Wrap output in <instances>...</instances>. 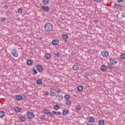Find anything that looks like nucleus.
Returning <instances> with one entry per match:
<instances>
[{"label":"nucleus","mask_w":125,"mask_h":125,"mask_svg":"<svg viewBox=\"0 0 125 125\" xmlns=\"http://www.w3.org/2000/svg\"><path fill=\"white\" fill-rule=\"evenodd\" d=\"M22 9L20 8V9H19L18 12V13H21L22 12Z\"/></svg>","instance_id":"42"},{"label":"nucleus","mask_w":125,"mask_h":125,"mask_svg":"<svg viewBox=\"0 0 125 125\" xmlns=\"http://www.w3.org/2000/svg\"><path fill=\"white\" fill-rule=\"evenodd\" d=\"M3 8L4 9H8V6L7 5H4L3 6Z\"/></svg>","instance_id":"36"},{"label":"nucleus","mask_w":125,"mask_h":125,"mask_svg":"<svg viewBox=\"0 0 125 125\" xmlns=\"http://www.w3.org/2000/svg\"><path fill=\"white\" fill-rule=\"evenodd\" d=\"M123 1H124V0H117V2H118V3L123 2Z\"/></svg>","instance_id":"45"},{"label":"nucleus","mask_w":125,"mask_h":125,"mask_svg":"<svg viewBox=\"0 0 125 125\" xmlns=\"http://www.w3.org/2000/svg\"><path fill=\"white\" fill-rule=\"evenodd\" d=\"M11 54L12 55H13L14 57H18V53H17L16 49L12 50Z\"/></svg>","instance_id":"7"},{"label":"nucleus","mask_w":125,"mask_h":125,"mask_svg":"<svg viewBox=\"0 0 125 125\" xmlns=\"http://www.w3.org/2000/svg\"><path fill=\"white\" fill-rule=\"evenodd\" d=\"M68 114H69V111H68L66 109H64L62 111V115L63 116H66V115H68Z\"/></svg>","instance_id":"20"},{"label":"nucleus","mask_w":125,"mask_h":125,"mask_svg":"<svg viewBox=\"0 0 125 125\" xmlns=\"http://www.w3.org/2000/svg\"><path fill=\"white\" fill-rule=\"evenodd\" d=\"M109 62L111 65H116L118 63V60L115 58H111L110 59Z\"/></svg>","instance_id":"2"},{"label":"nucleus","mask_w":125,"mask_h":125,"mask_svg":"<svg viewBox=\"0 0 125 125\" xmlns=\"http://www.w3.org/2000/svg\"><path fill=\"white\" fill-rule=\"evenodd\" d=\"M95 121V119L93 117H91L89 118V123H94Z\"/></svg>","instance_id":"22"},{"label":"nucleus","mask_w":125,"mask_h":125,"mask_svg":"<svg viewBox=\"0 0 125 125\" xmlns=\"http://www.w3.org/2000/svg\"><path fill=\"white\" fill-rule=\"evenodd\" d=\"M45 95H48L49 94V92H48V91H46L45 92Z\"/></svg>","instance_id":"47"},{"label":"nucleus","mask_w":125,"mask_h":125,"mask_svg":"<svg viewBox=\"0 0 125 125\" xmlns=\"http://www.w3.org/2000/svg\"><path fill=\"white\" fill-rule=\"evenodd\" d=\"M89 76V73H88L87 72H85L84 73V77L86 78V79H87V78H88Z\"/></svg>","instance_id":"32"},{"label":"nucleus","mask_w":125,"mask_h":125,"mask_svg":"<svg viewBox=\"0 0 125 125\" xmlns=\"http://www.w3.org/2000/svg\"><path fill=\"white\" fill-rule=\"evenodd\" d=\"M64 98L65 99V101L69 100V99H70V96L68 94H65L64 95Z\"/></svg>","instance_id":"30"},{"label":"nucleus","mask_w":125,"mask_h":125,"mask_svg":"<svg viewBox=\"0 0 125 125\" xmlns=\"http://www.w3.org/2000/svg\"><path fill=\"white\" fill-rule=\"evenodd\" d=\"M76 110H77V111H80V110H81V106L77 105L76 106Z\"/></svg>","instance_id":"35"},{"label":"nucleus","mask_w":125,"mask_h":125,"mask_svg":"<svg viewBox=\"0 0 125 125\" xmlns=\"http://www.w3.org/2000/svg\"><path fill=\"white\" fill-rule=\"evenodd\" d=\"M55 92V89H54L53 90L51 91L50 93L51 96H55L56 95V93Z\"/></svg>","instance_id":"15"},{"label":"nucleus","mask_w":125,"mask_h":125,"mask_svg":"<svg viewBox=\"0 0 125 125\" xmlns=\"http://www.w3.org/2000/svg\"><path fill=\"white\" fill-rule=\"evenodd\" d=\"M98 125H105V121L104 120H101L98 122Z\"/></svg>","instance_id":"23"},{"label":"nucleus","mask_w":125,"mask_h":125,"mask_svg":"<svg viewBox=\"0 0 125 125\" xmlns=\"http://www.w3.org/2000/svg\"><path fill=\"white\" fill-rule=\"evenodd\" d=\"M101 54L104 57H108L109 56V52L106 51H102Z\"/></svg>","instance_id":"5"},{"label":"nucleus","mask_w":125,"mask_h":125,"mask_svg":"<svg viewBox=\"0 0 125 125\" xmlns=\"http://www.w3.org/2000/svg\"><path fill=\"white\" fill-rule=\"evenodd\" d=\"M54 109L57 111V110H59V109H60V106L58 105H55L54 106Z\"/></svg>","instance_id":"29"},{"label":"nucleus","mask_w":125,"mask_h":125,"mask_svg":"<svg viewBox=\"0 0 125 125\" xmlns=\"http://www.w3.org/2000/svg\"><path fill=\"white\" fill-rule=\"evenodd\" d=\"M52 44L53 45H58L59 42L57 40H53L52 41Z\"/></svg>","instance_id":"10"},{"label":"nucleus","mask_w":125,"mask_h":125,"mask_svg":"<svg viewBox=\"0 0 125 125\" xmlns=\"http://www.w3.org/2000/svg\"><path fill=\"white\" fill-rule=\"evenodd\" d=\"M54 55H55V57L56 58H57L58 57H59L60 56V53H59V52H58L57 53H55Z\"/></svg>","instance_id":"33"},{"label":"nucleus","mask_w":125,"mask_h":125,"mask_svg":"<svg viewBox=\"0 0 125 125\" xmlns=\"http://www.w3.org/2000/svg\"><path fill=\"white\" fill-rule=\"evenodd\" d=\"M26 64L28 66H31L32 65H33V60H32L31 59L27 60V62H26Z\"/></svg>","instance_id":"11"},{"label":"nucleus","mask_w":125,"mask_h":125,"mask_svg":"<svg viewBox=\"0 0 125 125\" xmlns=\"http://www.w3.org/2000/svg\"><path fill=\"white\" fill-rule=\"evenodd\" d=\"M72 69L73 71H78V70H79V65L74 64L72 66Z\"/></svg>","instance_id":"14"},{"label":"nucleus","mask_w":125,"mask_h":125,"mask_svg":"<svg viewBox=\"0 0 125 125\" xmlns=\"http://www.w3.org/2000/svg\"><path fill=\"white\" fill-rule=\"evenodd\" d=\"M65 104L67 105H70L72 104V102H71V101L67 100L65 101Z\"/></svg>","instance_id":"28"},{"label":"nucleus","mask_w":125,"mask_h":125,"mask_svg":"<svg viewBox=\"0 0 125 125\" xmlns=\"http://www.w3.org/2000/svg\"><path fill=\"white\" fill-rule=\"evenodd\" d=\"M100 69L102 71H106L107 70V66L105 65H102L100 67Z\"/></svg>","instance_id":"13"},{"label":"nucleus","mask_w":125,"mask_h":125,"mask_svg":"<svg viewBox=\"0 0 125 125\" xmlns=\"http://www.w3.org/2000/svg\"><path fill=\"white\" fill-rule=\"evenodd\" d=\"M42 2L44 5H47V4H48V3H49V0H42Z\"/></svg>","instance_id":"19"},{"label":"nucleus","mask_w":125,"mask_h":125,"mask_svg":"<svg viewBox=\"0 0 125 125\" xmlns=\"http://www.w3.org/2000/svg\"><path fill=\"white\" fill-rule=\"evenodd\" d=\"M52 113V115H55L56 116H57V112L55 111H53Z\"/></svg>","instance_id":"39"},{"label":"nucleus","mask_w":125,"mask_h":125,"mask_svg":"<svg viewBox=\"0 0 125 125\" xmlns=\"http://www.w3.org/2000/svg\"><path fill=\"white\" fill-rule=\"evenodd\" d=\"M93 1H95L96 2L99 3L100 2V0H93Z\"/></svg>","instance_id":"46"},{"label":"nucleus","mask_w":125,"mask_h":125,"mask_svg":"<svg viewBox=\"0 0 125 125\" xmlns=\"http://www.w3.org/2000/svg\"><path fill=\"white\" fill-rule=\"evenodd\" d=\"M83 86L81 85L77 87V90H78L79 92H82V91H83Z\"/></svg>","instance_id":"18"},{"label":"nucleus","mask_w":125,"mask_h":125,"mask_svg":"<svg viewBox=\"0 0 125 125\" xmlns=\"http://www.w3.org/2000/svg\"><path fill=\"white\" fill-rule=\"evenodd\" d=\"M40 119H41V120H43L44 119H45V117L43 115H41Z\"/></svg>","instance_id":"40"},{"label":"nucleus","mask_w":125,"mask_h":125,"mask_svg":"<svg viewBox=\"0 0 125 125\" xmlns=\"http://www.w3.org/2000/svg\"><path fill=\"white\" fill-rule=\"evenodd\" d=\"M22 96L18 95L16 96V100H18V101H20V100H22Z\"/></svg>","instance_id":"17"},{"label":"nucleus","mask_w":125,"mask_h":125,"mask_svg":"<svg viewBox=\"0 0 125 125\" xmlns=\"http://www.w3.org/2000/svg\"><path fill=\"white\" fill-rule=\"evenodd\" d=\"M14 110L16 113H20L21 112V108L18 107L15 108Z\"/></svg>","instance_id":"24"},{"label":"nucleus","mask_w":125,"mask_h":125,"mask_svg":"<svg viewBox=\"0 0 125 125\" xmlns=\"http://www.w3.org/2000/svg\"><path fill=\"white\" fill-rule=\"evenodd\" d=\"M36 83H37V84H42V80L41 79L37 80Z\"/></svg>","instance_id":"26"},{"label":"nucleus","mask_w":125,"mask_h":125,"mask_svg":"<svg viewBox=\"0 0 125 125\" xmlns=\"http://www.w3.org/2000/svg\"><path fill=\"white\" fill-rule=\"evenodd\" d=\"M121 16H122V18H125V12H123Z\"/></svg>","instance_id":"41"},{"label":"nucleus","mask_w":125,"mask_h":125,"mask_svg":"<svg viewBox=\"0 0 125 125\" xmlns=\"http://www.w3.org/2000/svg\"><path fill=\"white\" fill-rule=\"evenodd\" d=\"M32 71L33 72V73H32L33 75H37V74H38V71H37V69L35 68H32Z\"/></svg>","instance_id":"27"},{"label":"nucleus","mask_w":125,"mask_h":125,"mask_svg":"<svg viewBox=\"0 0 125 125\" xmlns=\"http://www.w3.org/2000/svg\"><path fill=\"white\" fill-rule=\"evenodd\" d=\"M120 58L124 60V59H125V54H122L121 55H120Z\"/></svg>","instance_id":"34"},{"label":"nucleus","mask_w":125,"mask_h":125,"mask_svg":"<svg viewBox=\"0 0 125 125\" xmlns=\"http://www.w3.org/2000/svg\"><path fill=\"white\" fill-rule=\"evenodd\" d=\"M106 68H107V69L109 70H113V66H112L111 64H108Z\"/></svg>","instance_id":"31"},{"label":"nucleus","mask_w":125,"mask_h":125,"mask_svg":"<svg viewBox=\"0 0 125 125\" xmlns=\"http://www.w3.org/2000/svg\"><path fill=\"white\" fill-rule=\"evenodd\" d=\"M57 116H61V112L60 111H58L57 112Z\"/></svg>","instance_id":"44"},{"label":"nucleus","mask_w":125,"mask_h":125,"mask_svg":"<svg viewBox=\"0 0 125 125\" xmlns=\"http://www.w3.org/2000/svg\"><path fill=\"white\" fill-rule=\"evenodd\" d=\"M19 120H20V122H21V123H23V122H25V121L26 120V118H25L24 116H21L20 117Z\"/></svg>","instance_id":"16"},{"label":"nucleus","mask_w":125,"mask_h":125,"mask_svg":"<svg viewBox=\"0 0 125 125\" xmlns=\"http://www.w3.org/2000/svg\"><path fill=\"white\" fill-rule=\"evenodd\" d=\"M57 96H59V93H58V95H57Z\"/></svg>","instance_id":"51"},{"label":"nucleus","mask_w":125,"mask_h":125,"mask_svg":"<svg viewBox=\"0 0 125 125\" xmlns=\"http://www.w3.org/2000/svg\"><path fill=\"white\" fill-rule=\"evenodd\" d=\"M41 8L45 11V12H49V11L50 10V8L47 6H41Z\"/></svg>","instance_id":"3"},{"label":"nucleus","mask_w":125,"mask_h":125,"mask_svg":"<svg viewBox=\"0 0 125 125\" xmlns=\"http://www.w3.org/2000/svg\"><path fill=\"white\" fill-rule=\"evenodd\" d=\"M86 125H93L91 124H86Z\"/></svg>","instance_id":"50"},{"label":"nucleus","mask_w":125,"mask_h":125,"mask_svg":"<svg viewBox=\"0 0 125 125\" xmlns=\"http://www.w3.org/2000/svg\"><path fill=\"white\" fill-rule=\"evenodd\" d=\"M58 90L55 89L56 92H57L58 93H59V92H61V93L62 92V91L60 90V88H58Z\"/></svg>","instance_id":"37"},{"label":"nucleus","mask_w":125,"mask_h":125,"mask_svg":"<svg viewBox=\"0 0 125 125\" xmlns=\"http://www.w3.org/2000/svg\"><path fill=\"white\" fill-rule=\"evenodd\" d=\"M53 25L50 22H47L44 25V29L46 32H51Z\"/></svg>","instance_id":"1"},{"label":"nucleus","mask_w":125,"mask_h":125,"mask_svg":"<svg viewBox=\"0 0 125 125\" xmlns=\"http://www.w3.org/2000/svg\"><path fill=\"white\" fill-rule=\"evenodd\" d=\"M44 57L47 60H48V59H50V57H51V56H50V54L47 53V54H45Z\"/></svg>","instance_id":"25"},{"label":"nucleus","mask_w":125,"mask_h":125,"mask_svg":"<svg viewBox=\"0 0 125 125\" xmlns=\"http://www.w3.org/2000/svg\"><path fill=\"white\" fill-rule=\"evenodd\" d=\"M1 20H2V21H3V22H5V21H6V18L2 17L1 19Z\"/></svg>","instance_id":"38"},{"label":"nucleus","mask_w":125,"mask_h":125,"mask_svg":"<svg viewBox=\"0 0 125 125\" xmlns=\"http://www.w3.org/2000/svg\"><path fill=\"white\" fill-rule=\"evenodd\" d=\"M36 69L38 70V72H42L43 71V69L42 68V66L41 65H38L36 66Z\"/></svg>","instance_id":"9"},{"label":"nucleus","mask_w":125,"mask_h":125,"mask_svg":"<svg viewBox=\"0 0 125 125\" xmlns=\"http://www.w3.org/2000/svg\"><path fill=\"white\" fill-rule=\"evenodd\" d=\"M50 89H51V90H52V89L53 90V89H53V87H50Z\"/></svg>","instance_id":"49"},{"label":"nucleus","mask_w":125,"mask_h":125,"mask_svg":"<svg viewBox=\"0 0 125 125\" xmlns=\"http://www.w3.org/2000/svg\"><path fill=\"white\" fill-rule=\"evenodd\" d=\"M27 116L28 119H33V118H34V114H33V113H32L31 112H28L27 113Z\"/></svg>","instance_id":"8"},{"label":"nucleus","mask_w":125,"mask_h":125,"mask_svg":"<svg viewBox=\"0 0 125 125\" xmlns=\"http://www.w3.org/2000/svg\"><path fill=\"white\" fill-rule=\"evenodd\" d=\"M22 100H26V99H27V97H26V96H23L22 97Z\"/></svg>","instance_id":"43"},{"label":"nucleus","mask_w":125,"mask_h":125,"mask_svg":"<svg viewBox=\"0 0 125 125\" xmlns=\"http://www.w3.org/2000/svg\"><path fill=\"white\" fill-rule=\"evenodd\" d=\"M113 8H115V9H119L120 10H122V9H123V7L116 3L114 5Z\"/></svg>","instance_id":"6"},{"label":"nucleus","mask_w":125,"mask_h":125,"mask_svg":"<svg viewBox=\"0 0 125 125\" xmlns=\"http://www.w3.org/2000/svg\"><path fill=\"white\" fill-rule=\"evenodd\" d=\"M94 23H95V24H97V23H98V21H97V20H95V21H94Z\"/></svg>","instance_id":"48"},{"label":"nucleus","mask_w":125,"mask_h":125,"mask_svg":"<svg viewBox=\"0 0 125 125\" xmlns=\"http://www.w3.org/2000/svg\"><path fill=\"white\" fill-rule=\"evenodd\" d=\"M62 38L64 41H67V39H69V36L67 34H63L62 35Z\"/></svg>","instance_id":"12"},{"label":"nucleus","mask_w":125,"mask_h":125,"mask_svg":"<svg viewBox=\"0 0 125 125\" xmlns=\"http://www.w3.org/2000/svg\"><path fill=\"white\" fill-rule=\"evenodd\" d=\"M43 113H45L47 115H49V117H53V115L52 114V113L50 112V111L48 108H44V111H43Z\"/></svg>","instance_id":"4"},{"label":"nucleus","mask_w":125,"mask_h":125,"mask_svg":"<svg viewBox=\"0 0 125 125\" xmlns=\"http://www.w3.org/2000/svg\"><path fill=\"white\" fill-rule=\"evenodd\" d=\"M5 116V112L3 111H0V118H3Z\"/></svg>","instance_id":"21"}]
</instances>
